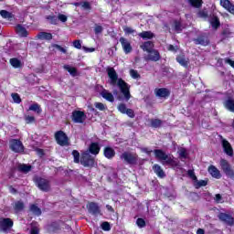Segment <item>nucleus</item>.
<instances>
[{
  "instance_id": "nucleus-30",
  "label": "nucleus",
  "mask_w": 234,
  "mask_h": 234,
  "mask_svg": "<svg viewBox=\"0 0 234 234\" xmlns=\"http://www.w3.org/2000/svg\"><path fill=\"white\" fill-rule=\"evenodd\" d=\"M13 209L16 213L23 211V209H25V202H23V200L16 201Z\"/></svg>"
},
{
  "instance_id": "nucleus-57",
  "label": "nucleus",
  "mask_w": 234,
  "mask_h": 234,
  "mask_svg": "<svg viewBox=\"0 0 234 234\" xmlns=\"http://www.w3.org/2000/svg\"><path fill=\"white\" fill-rule=\"evenodd\" d=\"M123 32L125 34H134V32H136V30L133 29L132 27H129L125 26L123 27Z\"/></svg>"
},
{
  "instance_id": "nucleus-38",
  "label": "nucleus",
  "mask_w": 234,
  "mask_h": 234,
  "mask_svg": "<svg viewBox=\"0 0 234 234\" xmlns=\"http://www.w3.org/2000/svg\"><path fill=\"white\" fill-rule=\"evenodd\" d=\"M9 63L14 69H20L21 67V60H19L17 58H10Z\"/></svg>"
},
{
  "instance_id": "nucleus-25",
  "label": "nucleus",
  "mask_w": 234,
  "mask_h": 234,
  "mask_svg": "<svg viewBox=\"0 0 234 234\" xmlns=\"http://www.w3.org/2000/svg\"><path fill=\"white\" fill-rule=\"evenodd\" d=\"M150 122V127H152L153 129H160V127H162V125H164V121H162L161 119H149Z\"/></svg>"
},
{
  "instance_id": "nucleus-60",
  "label": "nucleus",
  "mask_w": 234,
  "mask_h": 234,
  "mask_svg": "<svg viewBox=\"0 0 234 234\" xmlns=\"http://www.w3.org/2000/svg\"><path fill=\"white\" fill-rule=\"evenodd\" d=\"M67 16L63 15V14H59L58 16V21H61V23H67Z\"/></svg>"
},
{
  "instance_id": "nucleus-31",
  "label": "nucleus",
  "mask_w": 234,
  "mask_h": 234,
  "mask_svg": "<svg viewBox=\"0 0 234 234\" xmlns=\"http://www.w3.org/2000/svg\"><path fill=\"white\" fill-rule=\"evenodd\" d=\"M29 210L36 217H41V213H42L41 208H39V207H37V204H31L29 207Z\"/></svg>"
},
{
  "instance_id": "nucleus-8",
  "label": "nucleus",
  "mask_w": 234,
  "mask_h": 234,
  "mask_svg": "<svg viewBox=\"0 0 234 234\" xmlns=\"http://www.w3.org/2000/svg\"><path fill=\"white\" fill-rule=\"evenodd\" d=\"M14 228V220L10 218H2L0 219V231H10Z\"/></svg>"
},
{
  "instance_id": "nucleus-52",
  "label": "nucleus",
  "mask_w": 234,
  "mask_h": 234,
  "mask_svg": "<svg viewBox=\"0 0 234 234\" xmlns=\"http://www.w3.org/2000/svg\"><path fill=\"white\" fill-rule=\"evenodd\" d=\"M51 47L53 48H57V50H59V52H62V54H67V50L65 49V48L61 47L58 44H52Z\"/></svg>"
},
{
  "instance_id": "nucleus-42",
  "label": "nucleus",
  "mask_w": 234,
  "mask_h": 234,
  "mask_svg": "<svg viewBox=\"0 0 234 234\" xmlns=\"http://www.w3.org/2000/svg\"><path fill=\"white\" fill-rule=\"evenodd\" d=\"M174 30L176 32H182V22L180 20L174 21Z\"/></svg>"
},
{
  "instance_id": "nucleus-48",
  "label": "nucleus",
  "mask_w": 234,
  "mask_h": 234,
  "mask_svg": "<svg viewBox=\"0 0 234 234\" xmlns=\"http://www.w3.org/2000/svg\"><path fill=\"white\" fill-rule=\"evenodd\" d=\"M179 158L180 160H186L187 158V150L186 148H181L179 150Z\"/></svg>"
},
{
  "instance_id": "nucleus-51",
  "label": "nucleus",
  "mask_w": 234,
  "mask_h": 234,
  "mask_svg": "<svg viewBox=\"0 0 234 234\" xmlns=\"http://www.w3.org/2000/svg\"><path fill=\"white\" fill-rule=\"evenodd\" d=\"M11 96L15 103H17V104L21 103L22 101L21 96H19L18 93H12Z\"/></svg>"
},
{
  "instance_id": "nucleus-32",
  "label": "nucleus",
  "mask_w": 234,
  "mask_h": 234,
  "mask_svg": "<svg viewBox=\"0 0 234 234\" xmlns=\"http://www.w3.org/2000/svg\"><path fill=\"white\" fill-rule=\"evenodd\" d=\"M37 37H38V39H46V41H50V39H52V33L42 31L37 34Z\"/></svg>"
},
{
  "instance_id": "nucleus-37",
  "label": "nucleus",
  "mask_w": 234,
  "mask_h": 234,
  "mask_svg": "<svg viewBox=\"0 0 234 234\" xmlns=\"http://www.w3.org/2000/svg\"><path fill=\"white\" fill-rule=\"evenodd\" d=\"M188 3L193 8H202V5H204L202 0H188Z\"/></svg>"
},
{
  "instance_id": "nucleus-11",
  "label": "nucleus",
  "mask_w": 234,
  "mask_h": 234,
  "mask_svg": "<svg viewBox=\"0 0 234 234\" xmlns=\"http://www.w3.org/2000/svg\"><path fill=\"white\" fill-rule=\"evenodd\" d=\"M87 118L85 112L73 111L71 114V120L74 123H83Z\"/></svg>"
},
{
  "instance_id": "nucleus-56",
  "label": "nucleus",
  "mask_w": 234,
  "mask_h": 234,
  "mask_svg": "<svg viewBox=\"0 0 234 234\" xmlns=\"http://www.w3.org/2000/svg\"><path fill=\"white\" fill-rule=\"evenodd\" d=\"M187 176H189V178H191L192 180H197V175H195V170H191V169H189L188 171H187Z\"/></svg>"
},
{
  "instance_id": "nucleus-28",
  "label": "nucleus",
  "mask_w": 234,
  "mask_h": 234,
  "mask_svg": "<svg viewBox=\"0 0 234 234\" xmlns=\"http://www.w3.org/2000/svg\"><path fill=\"white\" fill-rule=\"evenodd\" d=\"M141 48L144 50V52H151L154 50V44L153 41H146L142 46Z\"/></svg>"
},
{
  "instance_id": "nucleus-14",
  "label": "nucleus",
  "mask_w": 234,
  "mask_h": 234,
  "mask_svg": "<svg viewBox=\"0 0 234 234\" xmlns=\"http://www.w3.org/2000/svg\"><path fill=\"white\" fill-rule=\"evenodd\" d=\"M144 59L146 61H154V63H156V61H160V59H162V56H160V52L158 51V49H154L148 52V55L144 57Z\"/></svg>"
},
{
  "instance_id": "nucleus-23",
  "label": "nucleus",
  "mask_w": 234,
  "mask_h": 234,
  "mask_svg": "<svg viewBox=\"0 0 234 234\" xmlns=\"http://www.w3.org/2000/svg\"><path fill=\"white\" fill-rule=\"evenodd\" d=\"M152 169L154 173L156 174L158 178H165V172H164V169L162 168V166H160V165L158 164L154 165Z\"/></svg>"
},
{
  "instance_id": "nucleus-16",
  "label": "nucleus",
  "mask_w": 234,
  "mask_h": 234,
  "mask_svg": "<svg viewBox=\"0 0 234 234\" xmlns=\"http://www.w3.org/2000/svg\"><path fill=\"white\" fill-rule=\"evenodd\" d=\"M88 151L90 154H93L94 156H98L100 154V151H101V146L98 142H92L90 144L88 147Z\"/></svg>"
},
{
  "instance_id": "nucleus-21",
  "label": "nucleus",
  "mask_w": 234,
  "mask_h": 234,
  "mask_svg": "<svg viewBox=\"0 0 234 234\" xmlns=\"http://www.w3.org/2000/svg\"><path fill=\"white\" fill-rule=\"evenodd\" d=\"M176 60L181 67H184L185 69H187L189 67V60L186 59V54L181 53L176 56Z\"/></svg>"
},
{
  "instance_id": "nucleus-39",
  "label": "nucleus",
  "mask_w": 234,
  "mask_h": 234,
  "mask_svg": "<svg viewBox=\"0 0 234 234\" xmlns=\"http://www.w3.org/2000/svg\"><path fill=\"white\" fill-rule=\"evenodd\" d=\"M49 229L53 231V233H56V231H59V229H61V226L58 221H54L49 224Z\"/></svg>"
},
{
  "instance_id": "nucleus-10",
  "label": "nucleus",
  "mask_w": 234,
  "mask_h": 234,
  "mask_svg": "<svg viewBox=\"0 0 234 234\" xmlns=\"http://www.w3.org/2000/svg\"><path fill=\"white\" fill-rule=\"evenodd\" d=\"M10 149L13 153H23L25 151V146L20 140L12 139L10 141Z\"/></svg>"
},
{
  "instance_id": "nucleus-3",
  "label": "nucleus",
  "mask_w": 234,
  "mask_h": 234,
  "mask_svg": "<svg viewBox=\"0 0 234 234\" xmlns=\"http://www.w3.org/2000/svg\"><path fill=\"white\" fill-rule=\"evenodd\" d=\"M34 182L40 191H43L44 193H48V191H50V181L48 179L37 176L35 177Z\"/></svg>"
},
{
  "instance_id": "nucleus-59",
  "label": "nucleus",
  "mask_w": 234,
  "mask_h": 234,
  "mask_svg": "<svg viewBox=\"0 0 234 234\" xmlns=\"http://www.w3.org/2000/svg\"><path fill=\"white\" fill-rule=\"evenodd\" d=\"M95 107L99 111H105V104H103L102 102H96Z\"/></svg>"
},
{
  "instance_id": "nucleus-54",
  "label": "nucleus",
  "mask_w": 234,
  "mask_h": 234,
  "mask_svg": "<svg viewBox=\"0 0 234 234\" xmlns=\"http://www.w3.org/2000/svg\"><path fill=\"white\" fill-rule=\"evenodd\" d=\"M101 32H103V27L96 24L94 27V33L96 34V36H98L99 34H101Z\"/></svg>"
},
{
  "instance_id": "nucleus-7",
  "label": "nucleus",
  "mask_w": 234,
  "mask_h": 234,
  "mask_svg": "<svg viewBox=\"0 0 234 234\" xmlns=\"http://www.w3.org/2000/svg\"><path fill=\"white\" fill-rule=\"evenodd\" d=\"M220 166L223 171V173L228 176V178H230V180L234 181V170L231 167V165L228 160L226 159H221L220 160Z\"/></svg>"
},
{
  "instance_id": "nucleus-50",
  "label": "nucleus",
  "mask_w": 234,
  "mask_h": 234,
  "mask_svg": "<svg viewBox=\"0 0 234 234\" xmlns=\"http://www.w3.org/2000/svg\"><path fill=\"white\" fill-rule=\"evenodd\" d=\"M101 228L103 231H111V223L104 221L101 223Z\"/></svg>"
},
{
  "instance_id": "nucleus-9",
  "label": "nucleus",
  "mask_w": 234,
  "mask_h": 234,
  "mask_svg": "<svg viewBox=\"0 0 234 234\" xmlns=\"http://www.w3.org/2000/svg\"><path fill=\"white\" fill-rule=\"evenodd\" d=\"M218 220H220V222H223V224H226V226H230V227L234 226V218L230 214L220 212L218 215Z\"/></svg>"
},
{
  "instance_id": "nucleus-18",
  "label": "nucleus",
  "mask_w": 234,
  "mask_h": 234,
  "mask_svg": "<svg viewBox=\"0 0 234 234\" xmlns=\"http://www.w3.org/2000/svg\"><path fill=\"white\" fill-rule=\"evenodd\" d=\"M207 171L213 178H216L217 180H220V178H222V175L220 174V170H218V168H217V166H215L213 165H210L208 166Z\"/></svg>"
},
{
  "instance_id": "nucleus-20",
  "label": "nucleus",
  "mask_w": 234,
  "mask_h": 234,
  "mask_svg": "<svg viewBox=\"0 0 234 234\" xmlns=\"http://www.w3.org/2000/svg\"><path fill=\"white\" fill-rule=\"evenodd\" d=\"M103 156H105L107 160H112V158L116 156V151L111 146H106L103 149Z\"/></svg>"
},
{
  "instance_id": "nucleus-2",
  "label": "nucleus",
  "mask_w": 234,
  "mask_h": 234,
  "mask_svg": "<svg viewBox=\"0 0 234 234\" xmlns=\"http://www.w3.org/2000/svg\"><path fill=\"white\" fill-rule=\"evenodd\" d=\"M154 156L162 163V165H170L171 167H178L179 163L175 159V156L169 155L162 149L154 150Z\"/></svg>"
},
{
  "instance_id": "nucleus-58",
  "label": "nucleus",
  "mask_w": 234,
  "mask_h": 234,
  "mask_svg": "<svg viewBox=\"0 0 234 234\" xmlns=\"http://www.w3.org/2000/svg\"><path fill=\"white\" fill-rule=\"evenodd\" d=\"M167 50H169V52H178V46H174L172 44L168 45L167 47Z\"/></svg>"
},
{
  "instance_id": "nucleus-55",
  "label": "nucleus",
  "mask_w": 234,
  "mask_h": 234,
  "mask_svg": "<svg viewBox=\"0 0 234 234\" xmlns=\"http://www.w3.org/2000/svg\"><path fill=\"white\" fill-rule=\"evenodd\" d=\"M124 114H127L129 118H134L136 116V114L134 113V110L131 108H128V110H126V112Z\"/></svg>"
},
{
  "instance_id": "nucleus-35",
  "label": "nucleus",
  "mask_w": 234,
  "mask_h": 234,
  "mask_svg": "<svg viewBox=\"0 0 234 234\" xmlns=\"http://www.w3.org/2000/svg\"><path fill=\"white\" fill-rule=\"evenodd\" d=\"M18 171L20 172V173H25V174H27V173H30V171H32V165H26V164H22V165H18Z\"/></svg>"
},
{
  "instance_id": "nucleus-53",
  "label": "nucleus",
  "mask_w": 234,
  "mask_h": 234,
  "mask_svg": "<svg viewBox=\"0 0 234 234\" xmlns=\"http://www.w3.org/2000/svg\"><path fill=\"white\" fill-rule=\"evenodd\" d=\"M136 224L138 226V228H145V219L144 218H137L136 220Z\"/></svg>"
},
{
  "instance_id": "nucleus-43",
  "label": "nucleus",
  "mask_w": 234,
  "mask_h": 234,
  "mask_svg": "<svg viewBox=\"0 0 234 234\" xmlns=\"http://www.w3.org/2000/svg\"><path fill=\"white\" fill-rule=\"evenodd\" d=\"M72 156H73V162L75 164H80V152L78 150H73L71 153Z\"/></svg>"
},
{
  "instance_id": "nucleus-22",
  "label": "nucleus",
  "mask_w": 234,
  "mask_h": 234,
  "mask_svg": "<svg viewBox=\"0 0 234 234\" xmlns=\"http://www.w3.org/2000/svg\"><path fill=\"white\" fill-rule=\"evenodd\" d=\"M222 147H223L224 153H226L228 156H233V147L231 146V144L228 142V140L226 139L222 140Z\"/></svg>"
},
{
  "instance_id": "nucleus-12",
  "label": "nucleus",
  "mask_w": 234,
  "mask_h": 234,
  "mask_svg": "<svg viewBox=\"0 0 234 234\" xmlns=\"http://www.w3.org/2000/svg\"><path fill=\"white\" fill-rule=\"evenodd\" d=\"M195 45H201V47H207L211 41L209 40V37L207 34L203 33L197 36V38H194Z\"/></svg>"
},
{
  "instance_id": "nucleus-13",
  "label": "nucleus",
  "mask_w": 234,
  "mask_h": 234,
  "mask_svg": "<svg viewBox=\"0 0 234 234\" xmlns=\"http://www.w3.org/2000/svg\"><path fill=\"white\" fill-rule=\"evenodd\" d=\"M154 94L156 98H164V100H167V98L171 96V90L167 88H156L154 90Z\"/></svg>"
},
{
  "instance_id": "nucleus-15",
  "label": "nucleus",
  "mask_w": 234,
  "mask_h": 234,
  "mask_svg": "<svg viewBox=\"0 0 234 234\" xmlns=\"http://www.w3.org/2000/svg\"><path fill=\"white\" fill-rule=\"evenodd\" d=\"M119 41L122 45L124 54H131V52H133V46H131V42L127 38L121 37Z\"/></svg>"
},
{
  "instance_id": "nucleus-33",
  "label": "nucleus",
  "mask_w": 234,
  "mask_h": 234,
  "mask_svg": "<svg viewBox=\"0 0 234 234\" xmlns=\"http://www.w3.org/2000/svg\"><path fill=\"white\" fill-rule=\"evenodd\" d=\"M27 111H33V112H36L37 114H41V112H43L41 106L37 102L31 104Z\"/></svg>"
},
{
  "instance_id": "nucleus-36",
  "label": "nucleus",
  "mask_w": 234,
  "mask_h": 234,
  "mask_svg": "<svg viewBox=\"0 0 234 234\" xmlns=\"http://www.w3.org/2000/svg\"><path fill=\"white\" fill-rule=\"evenodd\" d=\"M210 25L215 30L218 29L220 27V19L218 16H213L210 20Z\"/></svg>"
},
{
  "instance_id": "nucleus-1",
  "label": "nucleus",
  "mask_w": 234,
  "mask_h": 234,
  "mask_svg": "<svg viewBox=\"0 0 234 234\" xmlns=\"http://www.w3.org/2000/svg\"><path fill=\"white\" fill-rule=\"evenodd\" d=\"M106 72L108 74V78L110 79V85L115 87L117 85L118 89L120 90L122 96H118L117 100L122 101V100H125V101H129L131 100V85L127 83L123 79H118V73L116 69L112 67H108L106 69Z\"/></svg>"
},
{
  "instance_id": "nucleus-5",
  "label": "nucleus",
  "mask_w": 234,
  "mask_h": 234,
  "mask_svg": "<svg viewBox=\"0 0 234 234\" xmlns=\"http://www.w3.org/2000/svg\"><path fill=\"white\" fill-rule=\"evenodd\" d=\"M121 160L126 162L129 165H136L138 164V154L131 152H124L120 155Z\"/></svg>"
},
{
  "instance_id": "nucleus-63",
  "label": "nucleus",
  "mask_w": 234,
  "mask_h": 234,
  "mask_svg": "<svg viewBox=\"0 0 234 234\" xmlns=\"http://www.w3.org/2000/svg\"><path fill=\"white\" fill-rule=\"evenodd\" d=\"M30 234H39V228L32 227L30 229Z\"/></svg>"
},
{
  "instance_id": "nucleus-6",
  "label": "nucleus",
  "mask_w": 234,
  "mask_h": 234,
  "mask_svg": "<svg viewBox=\"0 0 234 234\" xmlns=\"http://www.w3.org/2000/svg\"><path fill=\"white\" fill-rule=\"evenodd\" d=\"M55 140L58 145L61 147H67L70 145V143L69 142V136H67V133L63 131H58L55 133Z\"/></svg>"
},
{
  "instance_id": "nucleus-64",
  "label": "nucleus",
  "mask_w": 234,
  "mask_h": 234,
  "mask_svg": "<svg viewBox=\"0 0 234 234\" xmlns=\"http://www.w3.org/2000/svg\"><path fill=\"white\" fill-rule=\"evenodd\" d=\"M225 63H227L228 65H230V67L234 69V60H231V58H225Z\"/></svg>"
},
{
  "instance_id": "nucleus-29",
  "label": "nucleus",
  "mask_w": 234,
  "mask_h": 234,
  "mask_svg": "<svg viewBox=\"0 0 234 234\" xmlns=\"http://www.w3.org/2000/svg\"><path fill=\"white\" fill-rule=\"evenodd\" d=\"M63 69L72 76V78H76V76H80L78 73V69L71 67L70 65H64Z\"/></svg>"
},
{
  "instance_id": "nucleus-19",
  "label": "nucleus",
  "mask_w": 234,
  "mask_h": 234,
  "mask_svg": "<svg viewBox=\"0 0 234 234\" xmlns=\"http://www.w3.org/2000/svg\"><path fill=\"white\" fill-rule=\"evenodd\" d=\"M88 211L91 215H95V216L101 215V209H100V206H98L97 203H95V202L89 203Z\"/></svg>"
},
{
  "instance_id": "nucleus-24",
  "label": "nucleus",
  "mask_w": 234,
  "mask_h": 234,
  "mask_svg": "<svg viewBox=\"0 0 234 234\" xmlns=\"http://www.w3.org/2000/svg\"><path fill=\"white\" fill-rule=\"evenodd\" d=\"M101 96L107 101H110L111 103L114 102V95H112L111 92H109V90L105 89L101 90Z\"/></svg>"
},
{
  "instance_id": "nucleus-26",
  "label": "nucleus",
  "mask_w": 234,
  "mask_h": 234,
  "mask_svg": "<svg viewBox=\"0 0 234 234\" xmlns=\"http://www.w3.org/2000/svg\"><path fill=\"white\" fill-rule=\"evenodd\" d=\"M223 105L228 109L230 112H234V100L231 97H229L224 101Z\"/></svg>"
},
{
  "instance_id": "nucleus-49",
  "label": "nucleus",
  "mask_w": 234,
  "mask_h": 234,
  "mask_svg": "<svg viewBox=\"0 0 234 234\" xmlns=\"http://www.w3.org/2000/svg\"><path fill=\"white\" fill-rule=\"evenodd\" d=\"M130 75L133 80H140L141 78L140 73H138V70L136 69H131Z\"/></svg>"
},
{
  "instance_id": "nucleus-47",
  "label": "nucleus",
  "mask_w": 234,
  "mask_h": 234,
  "mask_svg": "<svg viewBox=\"0 0 234 234\" xmlns=\"http://www.w3.org/2000/svg\"><path fill=\"white\" fill-rule=\"evenodd\" d=\"M231 31L229 29H223L221 32L222 39H228L231 37Z\"/></svg>"
},
{
  "instance_id": "nucleus-46",
  "label": "nucleus",
  "mask_w": 234,
  "mask_h": 234,
  "mask_svg": "<svg viewBox=\"0 0 234 234\" xmlns=\"http://www.w3.org/2000/svg\"><path fill=\"white\" fill-rule=\"evenodd\" d=\"M197 184H196V189H198L200 187H206V186H207V180H196Z\"/></svg>"
},
{
  "instance_id": "nucleus-62",
  "label": "nucleus",
  "mask_w": 234,
  "mask_h": 234,
  "mask_svg": "<svg viewBox=\"0 0 234 234\" xmlns=\"http://www.w3.org/2000/svg\"><path fill=\"white\" fill-rule=\"evenodd\" d=\"M82 8H84L85 10H90V8H92V7L90 6V3L83 2L82 3Z\"/></svg>"
},
{
  "instance_id": "nucleus-41",
  "label": "nucleus",
  "mask_w": 234,
  "mask_h": 234,
  "mask_svg": "<svg viewBox=\"0 0 234 234\" xmlns=\"http://www.w3.org/2000/svg\"><path fill=\"white\" fill-rule=\"evenodd\" d=\"M46 19L48 21H49L50 25H58V16H56L54 15L53 16H47Z\"/></svg>"
},
{
  "instance_id": "nucleus-4",
  "label": "nucleus",
  "mask_w": 234,
  "mask_h": 234,
  "mask_svg": "<svg viewBox=\"0 0 234 234\" xmlns=\"http://www.w3.org/2000/svg\"><path fill=\"white\" fill-rule=\"evenodd\" d=\"M80 164L83 167H89V169H92L94 165H96V159L90 155V153H83L80 158Z\"/></svg>"
},
{
  "instance_id": "nucleus-40",
  "label": "nucleus",
  "mask_w": 234,
  "mask_h": 234,
  "mask_svg": "<svg viewBox=\"0 0 234 234\" xmlns=\"http://www.w3.org/2000/svg\"><path fill=\"white\" fill-rule=\"evenodd\" d=\"M0 16L3 17V19H12L14 17V14L6 11V10H1Z\"/></svg>"
},
{
  "instance_id": "nucleus-45",
  "label": "nucleus",
  "mask_w": 234,
  "mask_h": 234,
  "mask_svg": "<svg viewBox=\"0 0 234 234\" xmlns=\"http://www.w3.org/2000/svg\"><path fill=\"white\" fill-rule=\"evenodd\" d=\"M117 109L119 112H121L122 114H125L129 108H127V106L124 103H120Z\"/></svg>"
},
{
  "instance_id": "nucleus-44",
  "label": "nucleus",
  "mask_w": 234,
  "mask_h": 234,
  "mask_svg": "<svg viewBox=\"0 0 234 234\" xmlns=\"http://www.w3.org/2000/svg\"><path fill=\"white\" fill-rule=\"evenodd\" d=\"M24 120L27 124L36 123V117L31 115H25Z\"/></svg>"
},
{
  "instance_id": "nucleus-34",
  "label": "nucleus",
  "mask_w": 234,
  "mask_h": 234,
  "mask_svg": "<svg viewBox=\"0 0 234 234\" xmlns=\"http://www.w3.org/2000/svg\"><path fill=\"white\" fill-rule=\"evenodd\" d=\"M139 37H142V39H153L154 37V33H152L151 31H143L138 34Z\"/></svg>"
},
{
  "instance_id": "nucleus-27",
  "label": "nucleus",
  "mask_w": 234,
  "mask_h": 234,
  "mask_svg": "<svg viewBox=\"0 0 234 234\" xmlns=\"http://www.w3.org/2000/svg\"><path fill=\"white\" fill-rule=\"evenodd\" d=\"M16 34H18L20 37H28V31L25 27L21 26V24L16 26Z\"/></svg>"
},
{
  "instance_id": "nucleus-17",
  "label": "nucleus",
  "mask_w": 234,
  "mask_h": 234,
  "mask_svg": "<svg viewBox=\"0 0 234 234\" xmlns=\"http://www.w3.org/2000/svg\"><path fill=\"white\" fill-rule=\"evenodd\" d=\"M220 6L227 10V12H229V14H232L234 16V5L229 0H220L219 2Z\"/></svg>"
},
{
  "instance_id": "nucleus-61",
  "label": "nucleus",
  "mask_w": 234,
  "mask_h": 234,
  "mask_svg": "<svg viewBox=\"0 0 234 234\" xmlns=\"http://www.w3.org/2000/svg\"><path fill=\"white\" fill-rule=\"evenodd\" d=\"M73 47L78 48L79 50L81 49V41L80 40H74Z\"/></svg>"
}]
</instances>
